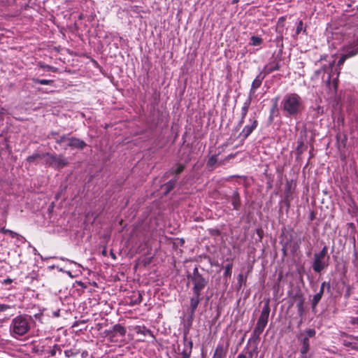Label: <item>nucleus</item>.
I'll return each mask as SVG.
<instances>
[{"label":"nucleus","mask_w":358,"mask_h":358,"mask_svg":"<svg viewBox=\"0 0 358 358\" xmlns=\"http://www.w3.org/2000/svg\"><path fill=\"white\" fill-rule=\"evenodd\" d=\"M265 76H266L263 74V72H261L258 76H257L255 79L253 80L249 93V96H250L251 98L252 96L255 93L256 90L261 86Z\"/></svg>","instance_id":"obj_14"},{"label":"nucleus","mask_w":358,"mask_h":358,"mask_svg":"<svg viewBox=\"0 0 358 358\" xmlns=\"http://www.w3.org/2000/svg\"><path fill=\"white\" fill-rule=\"evenodd\" d=\"M217 159L216 155L211 156L207 162L208 166H209V167L213 166L217 163Z\"/></svg>","instance_id":"obj_30"},{"label":"nucleus","mask_w":358,"mask_h":358,"mask_svg":"<svg viewBox=\"0 0 358 358\" xmlns=\"http://www.w3.org/2000/svg\"><path fill=\"white\" fill-rule=\"evenodd\" d=\"M310 350V341L308 337H304L301 340L300 353L301 355H307Z\"/></svg>","instance_id":"obj_17"},{"label":"nucleus","mask_w":358,"mask_h":358,"mask_svg":"<svg viewBox=\"0 0 358 358\" xmlns=\"http://www.w3.org/2000/svg\"><path fill=\"white\" fill-rule=\"evenodd\" d=\"M299 307H300V308H301V307H302V303H300Z\"/></svg>","instance_id":"obj_53"},{"label":"nucleus","mask_w":358,"mask_h":358,"mask_svg":"<svg viewBox=\"0 0 358 358\" xmlns=\"http://www.w3.org/2000/svg\"><path fill=\"white\" fill-rule=\"evenodd\" d=\"M251 101H252V98L250 97V96H248V99L243 103V105L241 108V117H246L248 110H249V108H250V105L251 103Z\"/></svg>","instance_id":"obj_20"},{"label":"nucleus","mask_w":358,"mask_h":358,"mask_svg":"<svg viewBox=\"0 0 358 358\" xmlns=\"http://www.w3.org/2000/svg\"><path fill=\"white\" fill-rule=\"evenodd\" d=\"M187 278L192 282V292L201 294V291L207 285L208 280L205 278L199 272L197 267L193 269L192 274L187 275Z\"/></svg>","instance_id":"obj_4"},{"label":"nucleus","mask_w":358,"mask_h":358,"mask_svg":"<svg viewBox=\"0 0 358 358\" xmlns=\"http://www.w3.org/2000/svg\"><path fill=\"white\" fill-rule=\"evenodd\" d=\"M185 169V165L181 164H177L175 166L172 167L170 171V174H180Z\"/></svg>","instance_id":"obj_23"},{"label":"nucleus","mask_w":358,"mask_h":358,"mask_svg":"<svg viewBox=\"0 0 358 358\" xmlns=\"http://www.w3.org/2000/svg\"><path fill=\"white\" fill-rule=\"evenodd\" d=\"M245 118V117H241V119H240L239 122H238V125H237V127L238 129L242 127L243 124L244 123Z\"/></svg>","instance_id":"obj_43"},{"label":"nucleus","mask_w":358,"mask_h":358,"mask_svg":"<svg viewBox=\"0 0 358 358\" xmlns=\"http://www.w3.org/2000/svg\"><path fill=\"white\" fill-rule=\"evenodd\" d=\"M345 53L348 58L352 57L358 53V41L350 44L343 49Z\"/></svg>","instance_id":"obj_16"},{"label":"nucleus","mask_w":358,"mask_h":358,"mask_svg":"<svg viewBox=\"0 0 358 358\" xmlns=\"http://www.w3.org/2000/svg\"><path fill=\"white\" fill-rule=\"evenodd\" d=\"M42 67L45 69L52 70L53 71H55V69L54 67H52L49 65H43V66H42Z\"/></svg>","instance_id":"obj_44"},{"label":"nucleus","mask_w":358,"mask_h":358,"mask_svg":"<svg viewBox=\"0 0 358 358\" xmlns=\"http://www.w3.org/2000/svg\"><path fill=\"white\" fill-rule=\"evenodd\" d=\"M231 199H232L231 203L234 206V208L235 210H238L241 206V200H240L239 194L237 192H234Z\"/></svg>","instance_id":"obj_22"},{"label":"nucleus","mask_w":358,"mask_h":358,"mask_svg":"<svg viewBox=\"0 0 358 358\" xmlns=\"http://www.w3.org/2000/svg\"><path fill=\"white\" fill-rule=\"evenodd\" d=\"M250 124L245 125L240 133V136L243 139H246L257 127L258 121L255 116L249 119Z\"/></svg>","instance_id":"obj_9"},{"label":"nucleus","mask_w":358,"mask_h":358,"mask_svg":"<svg viewBox=\"0 0 358 358\" xmlns=\"http://www.w3.org/2000/svg\"><path fill=\"white\" fill-rule=\"evenodd\" d=\"M280 58L275 57L273 60L270 61L265 66L262 72L265 76L275 71H278L280 69Z\"/></svg>","instance_id":"obj_10"},{"label":"nucleus","mask_w":358,"mask_h":358,"mask_svg":"<svg viewBox=\"0 0 358 358\" xmlns=\"http://www.w3.org/2000/svg\"><path fill=\"white\" fill-rule=\"evenodd\" d=\"M277 101H278V98H276V99H275V104H274V106H273V108L271 109V113H273V110H274L276 108V107H277Z\"/></svg>","instance_id":"obj_49"},{"label":"nucleus","mask_w":358,"mask_h":358,"mask_svg":"<svg viewBox=\"0 0 358 358\" xmlns=\"http://www.w3.org/2000/svg\"><path fill=\"white\" fill-rule=\"evenodd\" d=\"M316 112V115L318 116L319 115H321L323 113V108L322 106H317L315 109Z\"/></svg>","instance_id":"obj_38"},{"label":"nucleus","mask_w":358,"mask_h":358,"mask_svg":"<svg viewBox=\"0 0 358 358\" xmlns=\"http://www.w3.org/2000/svg\"><path fill=\"white\" fill-rule=\"evenodd\" d=\"M126 332L127 331L125 327L120 324H117L114 325L113 327V330L110 331L108 333V336L109 337L110 341H117V340L114 339V338L117 335L123 337L126 334Z\"/></svg>","instance_id":"obj_11"},{"label":"nucleus","mask_w":358,"mask_h":358,"mask_svg":"<svg viewBox=\"0 0 358 358\" xmlns=\"http://www.w3.org/2000/svg\"><path fill=\"white\" fill-rule=\"evenodd\" d=\"M303 22L302 20H300L299 22H298V24L296 26V34H299V33L303 30Z\"/></svg>","instance_id":"obj_36"},{"label":"nucleus","mask_w":358,"mask_h":358,"mask_svg":"<svg viewBox=\"0 0 358 358\" xmlns=\"http://www.w3.org/2000/svg\"><path fill=\"white\" fill-rule=\"evenodd\" d=\"M271 308L269 300L267 299L264 303L260 314V316L256 324V327L253 330V336L259 338L260 335L264 331L268 320Z\"/></svg>","instance_id":"obj_3"},{"label":"nucleus","mask_w":358,"mask_h":358,"mask_svg":"<svg viewBox=\"0 0 358 358\" xmlns=\"http://www.w3.org/2000/svg\"><path fill=\"white\" fill-rule=\"evenodd\" d=\"M326 85L329 87V90L332 92H336L338 87L337 79H334L333 82H331V74L328 73L327 79L326 80Z\"/></svg>","instance_id":"obj_19"},{"label":"nucleus","mask_w":358,"mask_h":358,"mask_svg":"<svg viewBox=\"0 0 358 358\" xmlns=\"http://www.w3.org/2000/svg\"><path fill=\"white\" fill-rule=\"evenodd\" d=\"M31 80L33 81V83H34L36 84H41V85H50L54 83V81L52 80L39 79V78H33L31 79Z\"/></svg>","instance_id":"obj_25"},{"label":"nucleus","mask_w":358,"mask_h":358,"mask_svg":"<svg viewBox=\"0 0 358 358\" xmlns=\"http://www.w3.org/2000/svg\"><path fill=\"white\" fill-rule=\"evenodd\" d=\"M78 354H79V351L78 350L77 352V351H75V350H73L72 349L66 350L64 351V355L67 357H71L75 356V355H78Z\"/></svg>","instance_id":"obj_31"},{"label":"nucleus","mask_w":358,"mask_h":358,"mask_svg":"<svg viewBox=\"0 0 358 358\" xmlns=\"http://www.w3.org/2000/svg\"><path fill=\"white\" fill-rule=\"evenodd\" d=\"M237 358H248V357L245 355L241 353L238 355Z\"/></svg>","instance_id":"obj_50"},{"label":"nucleus","mask_w":358,"mask_h":358,"mask_svg":"<svg viewBox=\"0 0 358 358\" xmlns=\"http://www.w3.org/2000/svg\"><path fill=\"white\" fill-rule=\"evenodd\" d=\"M281 106L285 117H296L303 109V102L298 94L287 93L282 100Z\"/></svg>","instance_id":"obj_1"},{"label":"nucleus","mask_w":358,"mask_h":358,"mask_svg":"<svg viewBox=\"0 0 358 358\" xmlns=\"http://www.w3.org/2000/svg\"><path fill=\"white\" fill-rule=\"evenodd\" d=\"M11 308H12V306L10 305L0 304V312H4Z\"/></svg>","instance_id":"obj_37"},{"label":"nucleus","mask_w":358,"mask_h":358,"mask_svg":"<svg viewBox=\"0 0 358 358\" xmlns=\"http://www.w3.org/2000/svg\"><path fill=\"white\" fill-rule=\"evenodd\" d=\"M229 348V343L226 345L223 344H218L214 352L213 358H225Z\"/></svg>","instance_id":"obj_15"},{"label":"nucleus","mask_w":358,"mask_h":358,"mask_svg":"<svg viewBox=\"0 0 358 358\" xmlns=\"http://www.w3.org/2000/svg\"><path fill=\"white\" fill-rule=\"evenodd\" d=\"M246 280V278L243 276V274H239L238 276V284L239 287L242 286L243 282Z\"/></svg>","instance_id":"obj_35"},{"label":"nucleus","mask_w":358,"mask_h":358,"mask_svg":"<svg viewBox=\"0 0 358 358\" xmlns=\"http://www.w3.org/2000/svg\"><path fill=\"white\" fill-rule=\"evenodd\" d=\"M250 41L251 44L255 46L259 45L263 41L262 38L257 36H252L250 38Z\"/></svg>","instance_id":"obj_29"},{"label":"nucleus","mask_w":358,"mask_h":358,"mask_svg":"<svg viewBox=\"0 0 358 358\" xmlns=\"http://www.w3.org/2000/svg\"><path fill=\"white\" fill-rule=\"evenodd\" d=\"M136 331L137 334H142L143 336H146L148 334L152 335V332L150 329H147L145 327H137L136 329Z\"/></svg>","instance_id":"obj_26"},{"label":"nucleus","mask_w":358,"mask_h":358,"mask_svg":"<svg viewBox=\"0 0 358 358\" xmlns=\"http://www.w3.org/2000/svg\"><path fill=\"white\" fill-rule=\"evenodd\" d=\"M33 320L30 315H20L13 319L10 331L13 337L25 335L30 329Z\"/></svg>","instance_id":"obj_2"},{"label":"nucleus","mask_w":358,"mask_h":358,"mask_svg":"<svg viewBox=\"0 0 358 358\" xmlns=\"http://www.w3.org/2000/svg\"><path fill=\"white\" fill-rule=\"evenodd\" d=\"M320 72H322V69L318 70V71H316V72H315V73H316L317 74H319V73H320Z\"/></svg>","instance_id":"obj_52"},{"label":"nucleus","mask_w":358,"mask_h":358,"mask_svg":"<svg viewBox=\"0 0 358 358\" xmlns=\"http://www.w3.org/2000/svg\"><path fill=\"white\" fill-rule=\"evenodd\" d=\"M38 158H45V153H43V154L36 153L32 155H30V156L27 157V161L29 163H32V162H34L35 160Z\"/></svg>","instance_id":"obj_27"},{"label":"nucleus","mask_w":358,"mask_h":358,"mask_svg":"<svg viewBox=\"0 0 358 358\" xmlns=\"http://www.w3.org/2000/svg\"><path fill=\"white\" fill-rule=\"evenodd\" d=\"M327 286L328 289H330V284L329 282H323L320 286V289L322 288L323 292L324 291V287Z\"/></svg>","instance_id":"obj_41"},{"label":"nucleus","mask_w":358,"mask_h":358,"mask_svg":"<svg viewBox=\"0 0 358 358\" xmlns=\"http://www.w3.org/2000/svg\"><path fill=\"white\" fill-rule=\"evenodd\" d=\"M305 333L306 335L305 337H308V338L309 339L310 338H313L315 336L316 331L313 329H307L305 331Z\"/></svg>","instance_id":"obj_32"},{"label":"nucleus","mask_w":358,"mask_h":358,"mask_svg":"<svg viewBox=\"0 0 358 358\" xmlns=\"http://www.w3.org/2000/svg\"><path fill=\"white\" fill-rule=\"evenodd\" d=\"M59 352V353L62 352V349L58 345H55L52 349H50L48 351V354L52 356L55 357L57 355V352Z\"/></svg>","instance_id":"obj_28"},{"label":"nucleus","mask_w":358,"mask_h":358,"mask_svg":"<svg viewBox=\"0 0 358 358\" xmlns=\"http://www.w3.org/2000/svg\"><path fill=\"white\" fill-rule=\"evenodd\" d=\"M12 238H17L19 236V234H17L16 232H14L11 230H9L8 233Z\"/></svg>","instance_id":"obj_42"},{"label":"nucleus","mask_w":358,"mask_h":358,"mask_svg":"<svg viewBox=\"0 0 358 358\" xmlns=\"http://www.w3.org/2000/svg\"><path fill=\"white\" fill-rule=\"evenodd\" d=\"M348 58L347 55L345 53H343L338 62V66H340L343 65Z\"/></svg>","instance_id":"obj_34"},{"label":"nucleus","mask_w":358,"mask_h":358,"mask_svg":"<svg viewBox=\"0 0 358 358\" xmlns=\"http://www.w3.org/2000/svg\"><path fill=\"white\" fill-rule=\"evenodd\" d=\"M298 143H299V145H298V147H297V149H296V150H297V151L300 153V152H301V151H300V148H301V146H302V145H303V142H302V141H301V142H299H299H298Z\"/></svg>","instance_id":"obj_48"},{"label":"nucleus","mask_w":358,"mask_h":358,"mask_svg":"<svg viewBox=\"0 0 358 358\" xmlns=\"http://www.w3.org/2000/svg\"><path fill=\"white\" fill-rule=\"evenodd\" d=\"M45 164L55 169H61L68 164V160L63 155L45 153Z\"/></svg>","instance_id":"obj_5"},{"label":"nucleus","mask_w":358,"mask_h":358,"mask_svg":"<svg viewBox=\"0 0 358 358\" xmlns=\"http://www.w3.org/2000/svg\"><path fill=\"white\" fill-rule=\"evenodd\" d=\"M10 229H7L5 227H2L0 229V232L2 234H8Z\"/></svg>","instance_id":"obj_45"},{"label":"nucleus","mask_w":358,"mask_h":358,"mask_svg":"<svg viewBox=\"0 0 358 358\" xmlns=\"http://www.w3.org/2000/svg\"><path fill=\"white\" fill-rule=\"evenodd\" d=\"M202 300L201 294L199 293H193L192 296L190 297L189 299V307L188 309L189 311V317L188 321L189 322H192V321L194 319V313L196 310V308Z\"/></svg>","instance_id":"obj_8"},{"label":"nucleus","mask_w":358,"mask_h":358,"mask_svg":"<svg viewBox=\"0 0 358 358\" xmlns=\"http://www.w3.org/2000/svg\"><path fill=\"white\" fill-rule=\"evenodd\" d=\"M350 323L353 325H356L358 327V317H352L350 320Z\"/></svg>","instance_id":"obj_40"},{"label":"nucleus","mask_w":358,"mask_h":358,"mask_svg":"<svg viewBox=\"0 0 358 358\" xmlns=\"http://www.w3.org/2000/svg\"><path fill=\"white\" fill-rule=\"evenodd\" d=\"M323 294H324V292H323V289L322 288V289H320V291L318 293L315 294L313 296L312 301H311V305H312L313 308H316V306L319 303L320 301L321 300Z\"/></svg>","instance_id":"obj_21"},{"label":"nucleus","mask_w":358,"mask_h":358,"mask_svg":"<svg viewBox=\"0 0 358 358\" xmlns=\"http://www.w3.org/2000/svg\"><path fill=\"white\" fill-rule=\"evenodd\" d=\"M192 341L187 338V331L183 335L182 345H178L176 350L177 358H189L192 350Z\"/></svg>","instance_id":"obj_6"},{"label":"nucleus","mask_w":358,"mask_h":358,"mask_svg":"<svg viewBox=\"0 0 358 358\" xmlns=\"http://www.w3.org/2000/svg\"><path fill=\"white\" fill-rule=\"evenodd\" d=\"M358 337H352V336H343L341 341L342 344L350 349L358 351Z\"/></svg>","instance_id":"obj_13"},{"label":"nucleus","mask_w":358,"mask_h":358,"mask_svg":"<svg viewBox=\"0 0 358 358\" xmlns=\"http://www.w3.org/2000/svg\"><path fill=\"white\" fill-rule=\"evenodd\" d=\"M59 136V134L56 131H52L48 135V138H52L55 140V138H58Z\"/></svg>","instance_id":"obj_39"},{"label":"nucleus","mask_w":358,"mask_h":358,"mask_svg":"<svg viewBox=\"0 0 358 358\" xmlns=\"http://www.w3.org/2000/svg\"><path fill=\"white\" fill-rule=\"evenodd\" d=\"M177 182V178L170 180L169 182L162 186V189L164 190V194H168L175 187Z\"/></svg>","instance_id":"obj_18"},{"label":"nucleus","mask_w":358,"mask_h":358,"mask_svg":"<svg viewBox=\"0 0 358 358\" xmlns=\"http://www.w3.org/2000/svg\"><path fill=\"white\" fill-rule=\"evenodd\" d=\"M86 146V143L83 140L75 137H69L67 144L64 145V148L66 149L68 147H69L72 149L83 150Z\"/></svg>","instance_id":"obj_12"},{"label":"nucleus","mask_w":358,"mask_h":358,"mask_svg":"<svg viewBox=\"0 0 358 358\" xmlns=\"http://www.w3.org/2000/svg\"><path fill=\"white\" fill-rule=\"evenodd\" d=\"M357 300H358V299H357Z\"/></svg>","instance_id":"obj_54"},{"label":"nucleus","mask_w":358,"mask_h":358,"mask_svg":"<svg viewBox=\"0 0 358 358\" xmlns=\"http://www.w3.org/2000/svg\"><path fill=\"white\" fill-rule=\"evenodd\" d=\"M69 136L68 135H62V136H59L58 138H55V142L56 143L62 145L64 143L65 145L67 144L68 141H69Z\"/></svg>","instance_id":"obj_24"},{"label":"nucleus","mask_w":358,"mask_h":358,"mask_svg":"<svg viewBox=\"0 0 358 358\" xmlns=\"http://www.w3.org/2000/svg\"><path fill=\"white\" fill-rule=\"evenodd\" d=\"M257 350V348H255V350H254L253 351H248V357L249 358H252L253 357V354H254V352Z\"/></svg>","instance_id":"obj_46"},{"label":"nucleus","mask_w":358,"mask_h":358,"mask_svg":"<svg viewBox=\"0 0 358 358\" xmlns=\"http://www.w3.org/2000/svg\"><path fill=\"white\" fill-rule=\"evenodd\" d=\"M12 282H13V280L10 279V278H8L5 279L4 281H3V282L5 284H10Z\"/></svg>","instance_id":"obj_47"},{"label":"nucleus","mask_w":358,"mask_h":358,"mask_svg":"<svg viewBox=\"0 0 358 358\" xmlns=\"http://www.w3.org/2000/svg\"><path fill=\"white\" fill-rule=\"evenodd\" d=\"M299 358H309L308 355H301Z\"/></svg>","instance_id":"obj_51"},{"label":"nucleus","mask_w":358,"mask_h":358,"mask_svg":"<svg viewBox=\"0 0 358 358\" xmlns=\"http://www.w3.org/2000/svg\"><path fill=\"white\" fill-rule=\"evenodd\" d=\"M328 248L325 245L318 253L314 255V260L313 263V269L317 273H320L327 266V264L324 261V257L327 255Z\"/></svg>","instance_id":"obj_7"},{"label":"nucleus","mask_w":358,"mask_h":358,"mask_svg":"<svg viewBox=\"0 0 358 358\" xmlns=\"http://www.w3.org/2000/svg\"><path fill=\"white\" fill-rule=\"evenodd\" d=\"M232 264H227L224 268V276H230L231 275Z\"/></svg>","instance_id":"obj_33"}]
</instances>
